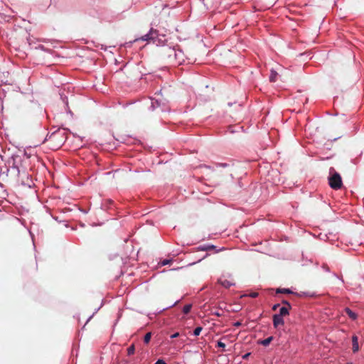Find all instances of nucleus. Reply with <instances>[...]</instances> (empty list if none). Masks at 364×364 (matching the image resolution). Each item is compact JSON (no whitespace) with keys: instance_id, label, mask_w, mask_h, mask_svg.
I'll return each instance as SVG.
<instances>
[{"instance_id":"f257e3e1","label":"nucleus","mask_w":364,"mask_h":364,"mask_svg":"<svg viewBox=\"0 0 364 364\" xmlns=\"http://www.w3.org/2000/svg\"><path fill=\"white\" fill-rule=\"evenodd\" d=\"M328 184L334 190L340 189L343 183L341 175L337 173L333 168L329 169Z\"/></svg>"},{"instance_id":"f03ea898","label":"nucleus","mask_w":364,"mask_h":364,"mask_svg":"<svg viewBox=\"0 0 364 364\" xmlns=\"http://www.w3.org/2000/svg\"><path fill=\"white\" fill-rule=\"evenodd\" d=\"M161 52L165 58H167L172 63L178 62L179 59L178 55L181 54L180 50L177 52L174 48L171 47H164L161 49Z\"/></svg>"},{"instance_id":"7ed1b4c3","label":"nucleus","mask_w":364,"mask_h":364,"mask_svg":"<svg viewBox=\"0 0 364 364\" xmlns=\"http://www.w3.org/2000/svg\"><path fill=\"white\" fill-rule=\"evenodd\" d=\"M50 146H52L55 149H58L62 146L64 142L63 134L60 132H53L50 135L48 136V138L46 139Z\"/></svg>"},{"instance_id":"20e7f679","label":"nucleus","mask_w":364,"mask_h":364,"mask_svg":"<svg viewBox=\"0 0 364 364\" xmlns=\"http://www.w3.org/2000/svg\"><path fill=\"white\" fill-rule=\"evenodd\" d=\"M157 36L158 31L154 28H151L147 34L141 36L140 38H136L135 41H139L140 39L145 41H154Z\"/></svg>"},{"instance_id":"39448f33","label":"nucleus","mask_w":364,"mask_h":364,"mask_svg":"<svg viewBox=\"0 0 364 364\" xmlns=\"http://www.w3.org/2000/svg\"><path fill=\"white\" fill-rule=\"evenodd\" d=\"M284 324V321L282 316H280L277 314H274L273 316V325L274 328H277L279 326H283Z\"/></svg>"},{"instance_id":"423d86ee","label":"nucleus","mask_w":364,"mask_h":364,"mask_svg":"<svg viewBox=\"0 0 364 364\" xmlns=\"http://www.w3.org/2000/svg\"><path fill=\"white\" fill-rule=\"evenodd\" d=\"M218 283L226 289L235 285V283L232 281L224 278H220L218 279Z\"/></svg>"},{"instance_id":"0eeeda50","label":"nucleus","mask_w":364,"mask_h":364,"mask_svg":"<svg viewBox=\"0 0 364 364\" xmlns=\"http://www.w3.org/2000/svg\"><path fill=\"white\" fill-rule=\"evenodd\" d=\"M352 350L354 353L358 351L359 346H358V338L357 336H353L352 337Z\"/></svg>"},{"instance_id":"6e6552de","label":"nucleus","mask_w":364,"mask_h":364,"mask_svg":"<svg viewBox=\"0 0 364 364\" xmlns=\"http://www.w3.org/2000/svg\"><path fill=\"white\" fill-rule=\"evenodd\" d=\"M344 311L352 320H355L357 318V314L355 312H353L350 309L346 307Z\"/></svg>"},{"instance_id":"1a4fd4ad","label":"nucleus","mask_w":364,"mask_h":364,"mask_svg":"<svg viewBox=\"0 0 364 364\" xmlns=\"http://www.w3.org/2000/svg\"><path fill=\"white\" fill-rule=\"evenodd\" d=\"M290 309V308H287V306H282L280 308L279 313L277 315L282 317L289 315Z\"/></svg>"},{"instance_id":"9d476101","label":"nucleus","mask_w":364,"mask_h":364,"mask_svg":"<svg viewBox=\"0 0 364 364\" xmlns=\"http://www.w3.org/2000/svg\"><path fill=\"white\" fill-rule=\"evenodd\" d=\"M278 73L274 70H271V73L269 75V80L270 82H276L277 79Z\"/></svg>"},{"instance_id":"9b49d317","label":"nucleus","mask_w":364,"mask_h":364,"mask_svg":"<svg viewBox=\"0 0 364 364\" xmlns=\"http://www.w3.org/2000/svg\"><path fill=\"white\" fill-rule=\"evenodd\" d=\"M272 340H273V337L269 336V337L267 338L266 339L261 341L260 343L264 346H267L271 343V341Z\"/></svg>"},{"instance_id":"f8f14e48","label":"nucleus","mask_w":364,"mask_h":364,"mask_svg":"<svg viewBox=\"0 0 364 364\" xmlns=\"http://www.w3.org/2000/svg\"><path fill=\"white\" fill-rule=\"evenodd\" d=\"M276 292L277 294H279V293L291 294L292 293V291L289 289H280V288L277 289L276 290Z\"/></svg>"},{"instance_id":"ddd939ff","label":"nucleus","mask_w":364,"mask_h":364,"mask_svg":"<svg viewBox=\"0 0 364 364\" xmlns=\"http://www.w3.org/2000/svg\"><path fill=\"white\" fill-rule=\"evenodd\" d=\"M134 352H135V347H134V345L132 344L127 348V354H128V355H132L134 353Z\"/></svg>"},{"instance_id":"4468645a","label":"nucleus","mask_w":364,"mask_h":364,"mask_svg":"<svg viewBox=\"0 0 364 364\" xmlns=\"http://www.w3.org/2000/svg\"><path fill=\"white\" fill-rule=\"evenodd\" d=\"M151 332H149L147 333L145 336H144V342L146 343V344H148L151 340Z\"/></svg>"},{"instance_id":"2eb2a0df","label":"nucleus","mask_w":364,"mask_h":364,"mask_svg":"<svg viewBox=\"0 0 364 364\" xmlns=\"http://www.w3.org/2000/svg\"><path fill=\"white\" fill-rule=\"evenodd\" d=\"M191 307L192 306L191 304H186L183 306V312L185 314H187L190 312L191 309Z\"/></svg>"},{"instance_id":"dca6fc26","label":"nucleus","mask_w":364,"mask_h":364,"mask_svg":"<svg viewBox=\"0 0 364 364\" xmlns=\"http://www.w3.org/2000/svg\"><path fill=\"white\" fill-rule=\"evenodd\" d=\"M202 329H203V328H202V327H200V326H198V327L196 328H195V330H194V331H193V334H194V336H199V335H200V332H201V331H202Z\"/></svg>"},{"instance_id":"f3484780","label":"nucleus","mask_w":364,"mask_h":364,"mask_svg":"<svg viewBox=\"0 0 364 364\" xmlns=\"http://www.w3.org/2000/svg\"><path fill=\"white\" fill-rule=\"evenodd\" d=\"M215 248V246L214 245H208V246H205L203 248H201L202 250H205V251H208V250H213Z\"/></svg>"},{"instance_id":"a211bd4d","label":"nucleus","mask_w":364,"mask_h":364,"mask_svg":"<svg viewBox=\"0 0 364 364\" xmlns=\"http://www.w3.org/2000/svg\"><path fill=\"white\" fill-rule=\"evenodd\" d=\"M217 346H218V347L222 348L223 349L225 348V344L223 342H222L221 341H219L218 342Z\"/></svg>"},{"instance_id":"6ab92c4d","label":"nucleus","mask_w":364,"mask_h":364,"mask_svg":"<svg viewBox=\"0 0 364 364\" xmlns=\"http://www.w3.org/2000/svg\"><path fill=\"white\" fill-rule=\"evenodd\" d=\"M282 303L285 305L284 306H287V308H290V309L291 308V304L287 300H283L282 301Z\"/></svg>"},{"instance_id":"aec40b11","label":"nucleus","mask_w":364,"mask_h":364,"mask_svg":"<svg viewBox=\"0 0 364 364\" xmlns=\"http://www.w3.org/2000/svg\"><path fill=\"white\" fill-rule=\"evenodd\" d=\"M170 262H171V260H168V259H164V260H163V261L161 262V265H162V266H165V265H166V264H169Z\"/></svg>"},{"instance_id":"412c9836","label":"nucleus","mask_w":364,"mask_h":364,"mask_svg":"<svg viewBox=\"0 0 364 364\" xmlns=\"http://www.w3.org/2000/svg\"><path fill=\"white\" fill-rule=\"evenodd\" d=\"M155 364H166V362L162 359H159Z\"/></svg>"},{"instance_id":"4be33fe9","label":"nucleus","mask_w":364,"mask_h":364,"mask_svg":"<svg viewBox=\"0 0 364 364\" xmlns=\"http://www.w3.org/2000/svg\"><path fill=\"white\" fill-rule=\"evenodd\" d=\"M250 296L252 297V298H256L257 296H258V293L257 292H252L250 294Z\"/></svg>"},{"instance_id":"5701e85b","label":"nucleus","mask_w":364,"mask_h":364,"mask_svg":"<svg viewBox=\"0 0 364 364\" xmlns=\"http://www.w3.org/2000/svg\"><path fill=\"white\" fill-rule=\"evenodd\" d=\"M179 335H180V334H179V333L176 332V333H175L172 334V335L171 336V338H175L178 337V336H179Z\"/></svg>"},{"instance_id":"b1692460","label":"nucleus","mask_w":364,"mask_h":364,"mask_svg":"<svg viewBox=\"0 0 364 364\" xmlns=\"http://www.w3.org/2000/svg\"><path fill=\"white\" fill-rule=\"evenodd\" d=\"M279 304H274L273 306H272V310L273 311H276L279 307Z\"/></svg>"},{"instance_id":"393cba45","label":"nucleus","mask_w":364,"mask_h":364,"mask_svg":"<svg viewBox=\"0 0 364 364\" xmlns=\"http://www.w3.org/2000/svg\"><path fill=\"white\" fill-rule=\"evenodd\" d=\"M249 354H246L244 358L248 357Z\"/></svg>"},{"instance_id":"a878e982","label":"nucleus","mask_w":364,"mask_h":364,"mask_svg":"<svg viewBox=\"0 0 364 364\" xmlns=\"http://www.w3.org/2000/svg\"><path fill=\"white\" fill-rule=\"evenodd\" d=\"M239 325H240V323H236V326H239Z\"/></svg>"}]
</instances>
